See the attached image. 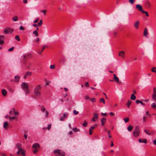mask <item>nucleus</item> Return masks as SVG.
Masks as SVG:
<instances>
[{"instance_id":"1","label":"nucleus","mask_w":156,"mask_h":156,"mask_svg":"<svg viewBox=\"0 0 156 156\" xmlns=\"http://www.w3.org/2000/svg\"><path fill=\"white\" fill-rule=\"evenodd\" d=\"M41 88V86L38 85L36 86L34 90V94L37 97H40L41 96V92L40 91Z\"/></svg>"},{"instance_id":"2","label":"nucleus","mask_w":156,"mask_h":156,"mask_svg":"<svg viewBox=\"0 0 156 156\" xmlns=\"http://www.w3.org/2000/svg\"><path fill=\"white\" fill-rule=\"evenodd\" d=\"M21 87L24 90L27 94H29L30 93V90L28 89V86L27 84L25 82H23L21 84Z\"/></svg>"},{"instance_id":"3","label":"nucleus","mask_w":156,"mask_h":156,"mask_svg":"<svg viewBox=\"0 0 156 156\" xmlns=\"http://www.w3.org/2000/svg\"><path fill=\"white\" fill-rule=\"evenodd\" d=\"M54 153L55 155L57 156H65V153L60 150L58 149L55 150L54 151Z\"/></svg>"},{"instance_id":"4","label":"nucleus","mask_w":156,"mask_h":156,"mask_svg":"<svg viewBox=\"0 0 156 156\" xmlns=\"http://www.w3.org/2000/svg\"><path fill=\"white\" fill-rule=\"evenodd\" d=\"M93 115L94 117L92 119V121L95 122L97 120L98 118V114L97 113H94Z\"/></svg>"},{"instance_id":"5","label":"nucleus","mask_w":156,"mask_h":156,"mask_svg":"<svg viewBox=\"0 0 156 156\" xmlns=\"http://www.w3.org/2000/svg\"><path fill=\"white\" fill-rule=\"evenodd\" d=\"M152 99L154 101H156V88H154L153 94L152 95Z\"/></svg>"},{"instance_id":"6","label":"nucleus","mask_w":156,"mask_h":156,"mask_svg":"<svg viewBox=\"0 0 156 156\" xmlns=\"http://www.w3.org/2000/svg\"><path fill=\"white\" fill-rule=\"evenodd\" d=\"M136 8L139 11L142 12L143 11V8L141 5H140L137 4L136 5Z\"/></svg>"},{"instance_id":"7","label":"nucleus","mask_w":156,"mask_h":156,"mask_svg":"<svg viewBox=\"0 0 156 156\" xmlns=\"http://www.w3.org/2000/svg\"><path fill=\"white\" fill-rule=\"evenodd\" d=\"M140 131H133V136L135 137H137L138 136L140 133Z\"/></svg>"},{"instance_id":"8","label":"nucleus","mask_w":156,"mask_h":156,"mask_svg":"<svg viewBox=\"0 0 156 156\" xmlns=\"http://www.w3.org/2000/svg\"><path fill=\"white\" fill-rule=\"evenodd\" d=\"M5 37L4 35H0V44H4V40Z\"/></svg>"},{"instance_id":"9","label":"nucleus","mask_w":156,"mask_h":156,"mask_svg":"<svg viewBox=\"0 0 156 156\" xmlns=\"http://www.w3.org/2000/svg\"><path fill=\"white\" fill-rule=\"evenodd\" d=\"M106 118L103 117L102 118L101 120V125L102 126H104L105 124V123L106 122Z\"/></svg>"},{"instance_id":"10","label":"nucleus","mask_w":156,"mask_h":156,"mask_svg":"<svg viewBox=\"0 0 156 156\" xmlns=\"http://www.w3.org/2000/svg\"><path fill=\"white\" fill-rule=\"evenodd\" d=\"M23 56L24 59H25L27 57H31L32 56V55L30 53H28L24 55Z\"/></svg>"},{"instance_id":"11","label":"nucleus","mask_w":156,"mask_h":156,"mask_svg":"<svg viewBox=\"0 0 156 156\" xmlns=\"http://www.w3.org/2000/svg\"><path fill=\"white\" fill-rule=\"evenodd\" d=\"M2 93L3 96H6L7 94V91L5 89H3L2 90Z\"/></svg>"},{"instance_id":"12","label":"nucleus","mask_w":156,"mask_h":156,"mask_svg":"<svg viewBox=\"0 0 156 156\" xmlns=\"http://www.w3.org/2000/svg\"><path fill=\"white\" fill-rule=\"evenodd\" d=\"M139 24V22L138 21H136L134 23V26L136 29H137L138 28Z\"/></svg>"},{"instance_id":"13","label":"nucleus","mask_w":156,"mask_h":156,"mask_svg":"<svg viewBox=\"0 0 156 156\" xmlns=\"http://www.w3.org/2000/svg\"><path fill=\"white\" fill-rule=\"evenodd\" d=\"M148 34V30L147 28H144V36L147 37V35Z\"/></svg>"},{"instance_id":"14","label":"nucleus","mask_w":156,"mask_h":156,"mask_svg":"<svg viewBox=\"0 0 156 156\" xmlns=\"http://www.w3.org/2000/svg\"><path fill=\"white\" fill-rule=\"evenodd\" d=\"M113 75L114 76V80L117 82H118L119 81L118 77H117L116 75L115 74H114Z\"/></svg>"},{"instance_id":"15","label":"nucleus","mask_w":156,"mask_h":156,"mask_svg":"<svg viewBox=\"0 0 156 156\" xmlns=\"http://www.w3.org/2000/svg\"><path fill=\"white\" fill-rule=\"evenodd\" d=\"M124 54L125 52L124 51H121L119 52V55L120 56L122 57V58H124Z\"/></svg>"},{"instance_id":"16","label":"nucleus","mask_w":156,"mask_h":156,"mask_svg":"<svg viewBox=\"0 0 156 156\" xmlns=\"http://www.w3.org/2000/svg\"><path fill=\"white\" fill-rule=\"evenodd\" d=\"M139 142L140 143H146L147 142V140L146 139H144L142 140L141 139H140L139 140Z\"/></svg>"},{"instance_id":"17","label":"nucleus","mask_w":156,"mask_h":156,"mask_svg":"<svg viewBox=\"0 0 156 156\" xmlns=\"http://www.w3.org/2000/svg\"><path fill=\"white\" fill-rule=\"evenodd\" d=\"M15 79L14 81L16 82H18L19 81V79L20 78V76L17 75L15 76Z\"/></svg>"},{"instance_id":"18","label":"nucleus","mask_w":156,"mask_h":156,"mask_svg":"<svg viewBox=\"0 0 156 156\" xmlns=\"http://www.w3.org/2000/svg\"><path fill=\"white\" fill-rule=\"evenodd\" d=\"M32 147L34 148H37L39 147V144L38 143H35L34 144L33 146Z\"/></svg>"},{"instance_id":"19","label":"nucleus","mask_w":156,"mask_h":156,"mask_svg":"<svg viewBox=\"0 0 156 156\" xmlns=\"http://www.w3.org/2000/svg\"><path fill=\"white\" fill-rule=\"evenodd\" d=\"M20 154L22 155L23 156H25V151L24 150L22 149H20Z\"/></svg>"},{"instance_id":"20","label":"nucleus","mask_w":156,"mask_h":156,"mask_svg":"<svg viewBox=\"0 0 156 156\" xmlns=\"http://www.w3.org/2000/svg\"><path fill=\"white\" fill-rule=\"evenodd\" d=\"M9 30L13 31V30L11 29H8V30H7V29L5 30L4 31V33L5 34H8L10 33L9 31Z\"/></svg>"},{"instance_id":"21","label":"nucleus","mask_w":156,"mask_h":156,"mask_svg":"<svg viewBox=\"0 0 156 156\" xmlns=\"http://www.w3.org/2000/svg\"><path fill=\"white\" fill-rule=\"evenodd\" d=\"M136 98V97L133 94H132L131 95L130 99L132 100H135Z\"/></svg>"},{"instance_id":"22","label":"nucleus","mask_w":156,"mask_h":156,"mask_svg":"<svg viewBox=\"0 0 156 156\" xmlns=\"http://www.w3.org/2000/svg\"><path fill=\"white\" fill-rule=\"evenodd\" d=\"M131 104V101L129 100L127 102V103L126 105L127 106L128 108H129L130 107V106Z\"/></svg>"},{"instance_id":"23","label":"nucleus","mask_w":156,"mask_h":156,"mask_svg":"<svg viewBox=\"0 0 156 156\" xmlns=\"http://www.w3.org/2000/svg\"><path fill=\"white\" fill-rule=\"evenodd\" d=\"M32 74V73L29 71H27L25 73L26 76H30Z\"/></svg>"},{"instance_id":"24","label":"nucleus","mask_w":156,"mask_h":156,"mask_svg":"<svg viewBox=\"0 0 156 156\" xmlns=\"http://www.w3.org/2000/svg\"><path fill=\"white\" fill-rule=\"evenodd\" d=\"M9 125V124L7 122H4V127L6 129H7V126H8Z\"/></svg>"},{"instance_id":"25","label":"nucleus","mask_w":156,"mask_h":156,"mask_svg":"<svg viewBox=\"0 0 156 156\" xmlns=\"http://www.w3.org/2000/svg\"><path fill=\"white\" fill-rule=\"evenodd\" d=\"M16 146H17V147L19 150L22 149V148L21 147V144H17L16 145Z\"/></svg>"},{"instance_id":"26","label":"nucleus","mask_w":156,"mask_h":156,"mask_svg":"<svg viewBox=\"0 0 156 156\" xmlns=\"http://www.w3.org/2000/svg\"><path fill=\"white\" fill-rule=\"evenodd\" d=\"M73 130L74 132H79L80 131V130L79 129H77L76 127L73 128Z\"/></svg>"},{"instance_id":"27","label":"nucleus","mask_w":156,"mask_h":156,"mask_svg":"<svg viewBox=\"0 0 156 156\" xmlns=\"http://www.w3.org/2000/svg\"><path fill=\"white\" fill-rule=\"evenodd\" d=\"M133 129V127L131 125H129L128 127H127V130L129 131H131Z\"/></svg>"},{"instance_id":"28","label":"nucleus","mask_w":156,"mask_h":156,"mask_svg":"<svg viewBox=\"0 0 156 156\" xmlns=\"http://www.w3.org/2000/svg\"><path fill=\"white\" fill-rule=\"evenodd\" d=\"M12 20L14 21H16L18 20V17L16 16H15L13 17H12Z\"/></svg>"},{"instance_id":"29","label":"nucleus","mask_w":156,"mask_h":156,"mask_svg":"<svg viewBox=\"0 0 156 156\" xmlns=\"http://www.w3.org/2000/svg\"><path fill=\"white\" fill-rule=\"evenodd\" d=\"M46 47V46H44L42 49V50L41 51H38V53L39 54H41L42 52L43 51V50H44V48Z\"/></svg>"},{"instance_id":"30","label":"nucleus","mask_w":156,"mask_h":156,"mask_svg":"<svg viewBox=\"0 0 156 156\" xmlns=\"http://www.w3.org/2000/svg\"><path fill=\"white\" fill-rule=\"evenodd\" d=\"M99 101L100 102H102L104 104H105V99L103 98H101L100 99Z\"/></svg>"},{"instance_id":"31","label":"nucleus","mask_w":156,"mask_h":156,"mask_svg":"<svg viewBox=\"0 0 156 156\" xmlns=\"http://www.w3.org/2000/svg\"><path fill=\"white\" fill-rule=\"evenodd\" d=\"M68 116V114L67 112H64L63 114V116L64 117V118H66Z\"/></svg>"},{"instance_id":"32","label":"nucleus","mask_w":156,"mask_h":156,"mask_svg":"<svg viewBox=\"0 0 156 156\" xmlns=\"http://www.w3.org/2000/svg\"><path fill=\"white\" fill-rule=\"evenodd\" d=\"M33 34H35L36 36H37L38 35V33L37 30H34L33 32Z\"/></svg>"},{"instance_id":"33","label":"nucleus","mask_w":156,"mask_h":156,"mask_svg":"<svg viewBox=\"0 0 156 156\" xmlns=\"http://www.w3.org/2000/svg\"><path fill=\"white\" fill-rule=\"evenodd\" d=\"M40 12L43 13L44 14V15H45L46 12H47V10H41Z\"/></svg>"},{"instance_id":"34","label":"nucleus","mask_w":156,"mask_h":156,"mask_svg":"<svg viewBox=\"0 0 156 156\" xmlns=\"http://www.w3.org/2000/svg\"><path fill=\"white\" fill-rule=\"evenodd\" d=\"M155 69H156V67H153L151 69V71L153 72H154L156 73V70H155Z\"/></svg>"},{"instance_id":"35","label":"nucleus","mask_w":156,"mask_h":156,"mask_svg":"<svg viewBox=\"0 0 156 156\" xmlns=\"http://www.w3.org/2000/svg\"><path fill=\"white\" fill-rule=\"evenodd\" d=\"M42 20H41L38 23L37 25L39 26H40L42 25Z\"/></svg>"},{"instance_id":"36","label":"nucleus","mask_w":156,"mask_h":156,"mask_svg":"<svg viewBox=\"0 0 156 156\" xmlns=\"http://www.w3.org/2000/svg\"><path fill=\"white\" fill-rule=\"evenodd\" d=\"M15 38L16 40H17L18 41H19L20 40V39L19 36L18 35H16L15 37Z\"/></svg>"},{"instance_id":"37","label":"nucleus","mask_w":156,"mask_h":156,"mask_svg":"<svg viewBox=\"0 0 156 156\" xmlns=\"http://www.w3.org/2000/svg\"><path fill=\"white\" fill-rule=\"evenodd\" d=\"M87 125V122L86 121H84L83 123V126L84 127H85Z\"/></svg>"},{"instance_id":"38","label":"nucleus","mask_w":156,"mask_h":156,"mask_svg":"<svg viewBox=\"0 0 156 156\" xmlns=\"http://www.w3.org/2000/svg\"><path fill=\"white\" fill-rule=\"evenodd\" d=\"M149 131H147L146 129L144 130V131L145 133L148 135H151V133H149L148 132Z\"/></svg>"},{"instance_id":"39","label":"nucleus","mask_w":156,"mask_h":156,"mask_svg":"<svg viewBox=\"0 0 156 156\" xmlns=\"http://www.w3.org/2000/svg\"><path fill=\"white\" fill-rule=\"evenodd\" d=\"M140 131L139 129V127L138 126H136L135 128V129H134V131Z\"/></svg>"},{"instance_id":"40","label":"nucleus","mask_w":156,"mask_h":156,"mask_svg":"<svg viewBox=\"0 0 156 156\" xmlns=\"http://www.w3.org/2000/svg\"><path fill=\"white\" fill-rule=\"evenodd\" d=\"M125 122L126 123L129 121V119L128 118H126L123 119Z\"/></svg>"},{"instance_id":"41","label":"nucleus","mask_w":156,"mask_h":156,"mask_svg":"<svg viewBox=\"0 0 156 156\" xmlns=\"http://www.w3.org/2000/svg\"><path fill=\"white\" fill-rule=\"evenodd\" d=\"M135 0H129V2L131 4H133Z\"/></svg>"},{"instance_id":"42","label":"nucleus","mask_w":156,"mask_h":156,"mask_svg":"<svg viewBox=\"0 0 156 156\" xmlns=\"http://www.w3.org/2000/svg\"><path fill=\"white\" fill-rule=\"evenodd\" d=\"M50 68L51 69H54L55 68V65H51L50 66Z\"/></svg>"},{"instance_id":"43","label":"nucleus","mask_w":156,"mask_h":156,"mask_svg":"<svg viewBox=\"0 0 156 156\" xmlns=\"http://www.w3.org/2000/svg\"><path fill=\"white\" fill-rule=\"evenodd\" d=\"M38 151V149L37 148H34V150H33V152L34 153H36Z\"/></svg>"},{"instance_id":"44","label":"nucleus","mask_w":156,"mask_h":156,"mask_svg":"<svg viewBox=\"0 0 156 156\" xmlns=\"http://www.w3.org/2000/svg\"><path fill=\"white\" fill-rule=\"evenodd\" d=\"M79 112L78 111H77L76 110H74L73 111V113L75 115H76L78 114Z\"/></svg>"},{"instance_id":"45","label":"nucleus","mask_w":156,"mask_h":156,"mask_svg":"<svg viewBox=\"0 0 156 156\" xmlns=\"http://www.w3.org/2000/svg\"><path fill=\"white\" fill-rule=\"evenodd\" d=\"M48 115H49V114H48V111H45V117L46 118H47L48 116Z\"/></svg>"},{"instance_id":"46","label":"nucleus","mask_w":156,"mask_h":156,"mask_svg":"<svg viewBox=\"0 0 156 156\" xmlns=\"http://www.w3.org/2000/svg\"><path fill=\"white\" fill-rule=\"evenodd\" d=\"M151 107L152 108H155L156 107V106L155 105V104L154 103H153L151 105Z\"/></svg>"},{"instance_id":"47","label":"nucleus","mask_w":156,"mask_h":156,"mask_svg":"<svg viewBox=\"0 0 156 156\" xmlns=\"http://www.w3.org/2000/svg\"><path fill=\"white\" fill-rule=\"evenodd\" d=\"M51 124H48V127L47 128V129H48V130H49L51 128Z\"/></svg>"},{"instance_id":"48","label":"nucleus","mask_w":156,"mask_h":156,"mask_svg":"<svg viewBox=\"0 0 156 156\" xmlns=\"http://www.w3.org/2000/svg\"><path fill=\"white\" fill-rule=\"evenodd\" d=\"M142 12L144 13H145L147 16H149L147 12L143 11H142Z\"/></svg>"},{"instance_id":"49","label":"nucleus","mask_w":156,"mask_h":156,"mask_svg":"<svg viewBox=\"0 0 156 156\" xmlns=\"http://www.w3.org/2000/svg\"><path fill=\"white\" fill-rule=\"evenodd\" d=\"M90 101L93 102H94L96 101V99L94 98H93L90 99Z\"/></svg>"},{"instance_id":"50","label":"nucleus","mask_w":156,"mask_h":156,"mask_svg":"<svg viewBox=\"0 0 156 156\" xmlns=\"http://www.w3.org/2000/svg\"><path fill=\"white\" fill-rule=\"evenodd\" d=\"M85 86L87 87H89V85L88 84V82H86L84 84Z\"/></svg>"},{"instance_id":"51","label":"nucleus","mask_w":156,"mask_h":156,"mask_svg":"<svg viewBox=\"0 0 156 156\" xmlns=\"http://www.w3.org/2000/svg\"><path fill=\"white\" fill-rule=\"evenodd\" d=\"M110 131L109 130L108 132V136L109 138H111L112 137V136L110 134Z\"/></svg>"},{"instance_id":"52","label":"nucleus","mask_w":156,"mask_h":156,"mask_svg":"<svg viewBox=\"0 0 156 156\" xmlns=\"http://www.w3.org/2000/svg\"><path fill=\"white\" fill-rule=\"evenodd\" d=\"M19 29L21 30H24V27L22 26H20V27Z\"/></svg>"},{"instance_id":"53","label":"nucleus","mask_w":156,"mask_h":156,"mask_svg":"<svg viewBox=\"0 0 156 156\" xmlns=\"http://www.w3.org/2000/svg\"><path fill=\"white\" fill-rule=\"evenodd\" d=\"M13 111H14V114L16 115H18L19 112H18L15 111V109L13 108Z\"/></svg>"},{"instance_id":"54","label":"nucleus","mask_w":156,"mask_h":156,"mask_svg":"<svg viewBox=\"0 0 156 156\" xmlns=\"http://www.w3.org/2000/svg\"><path fill=\"white\" fill-rule=\"evenodd\" d=\"M14 48V47H12L10 48L8 50L9 51H12L13 50Z\"/></svg>"},{"instance_id":"55","label":"nucleus","mask_w":156,"mask_h":156,"mask_svg":"<svg viewBox=\"0 0 156 156\" xmlns=\"http://www.w3.org/2000/svg\"><path fill=\"white\" fill-rule=\"evenodd\" d=\"M101 114L102 115L104 116H106L107 115V113H104L102 112L101 113Z\"/></svg>"},{"instance_id":"56","label":"nucleus","mask_w":156,"mask_h":156,"mask_svg":"<svg viewBox=\"0 0 156 156\" xmlns=\"http://www.w3.org/2000/svg\"><path fill=\"white\" fill-rule=\"evenodd\" d=\"M65 118H64V117H63V116L62 117L60 118V120L61 121H63L64 119H65Z\"/></svg>"},{"instance_id":"57","label":"nucleus","mask_w":156,"mask_h":156,"mask_svg":"<svg viewBox=\"0 0 156 156\" xmlns=\"http://www.w3.org/2000/svg\"><path fill=\"white\" fill-rule=\"evenodd\" d=\"M140 100H136V103L137 104H138L139 103H140Z\"/></svg>"},{"instance_id":"58","label":"nucleus","mask_w":156,"mask_h":156,"mask_svg":"<svg viewBox=\"0 0 156 156\" xmlns=\"http://www.w3.org/2000/svg\"><path fill=\"white\" fill-rule=\"evenodd\" d=\"M38 20H39V19H37L36 20H34V21L33 23H36L38 22Z\"/></svg>"},{"instance_id":"59","label":"nucleus","mask_w":156,"mask_h":156,"mask_svg":"<svg viewBox=\"0 0 156 156\" xmlns=\"http://www.w3.org/2000/svg\"><path fill=\"white\" fill-rule=\"evenodd\" d=\"M9 120H11L12 119H14L16 118V117H10L9 116Z\"/></svg>"},{"instance_id":"60","label":"nucleus","mask_w":156,"mask_h":156,"mask_svg":"<svg viewBox=\"0 0 156 156\" xmlns=\"http://www.w3.org/2000/svg\"><path fill=\"white\" fill-rule=\"evenodd\" d=\"M109 114L111 115H112V116H114V115H115V114L114 113L112 112H110L109 113Z\"/></svg>"},{"instance_id":"61","label":"nucleus","mask_w":156,"mask_h":156,"mask_svg":"<svg viewBox=\"0 0 156 156\" xmlns=\"http://www.w3.org/2000/svg\"><path fill=\"white\" fill-rule=\"evenodd\" d=\"M90 98L89 97V96H88L87 95H86L85 96V99H86V100H87V99H88Z\"/></svg>"},{"instance_id":"62","label":"nucleus","mask_w":156,"mask_h":156,"mask_svg":"<svg viewBox=\"0 0 156 156\" xmlns=\"http://www.w3.org/2000/svg\"><path fill=\"white\" fill-rule=\"evenodd\" d=\"M140 104L141 105H142L143 106H144L145 105V104L144 103H143L142 101H140Z\"/></svg>"},{"instance_id":"63","label":"nucleus","mask_w":156,"mask_h":156,"mask_svg":"<svg viewBox=\"0 0 156 156\" xmlns=\"http://www.w3.org/2000/svg\"><path fill=\"white\" fill-rule=\"evenodd\" d=\"M153 143L154 145H156V139L153 140Z\"/></svg>"},{"instance_id":"64","label":"nucleus","mask_w":156,"mask_h":156,"mask_svg":"<svg viewBox=\"0 0 156 156\" xmlns=\"http://www.w3.org/2000/svg\"><path fill=\"white\" fill-rule=\"evenodd\" d=\"M146 118V117L145 116H144L143 117V122H146V120L145 119Z\"/></svg>"}]
</instances>
